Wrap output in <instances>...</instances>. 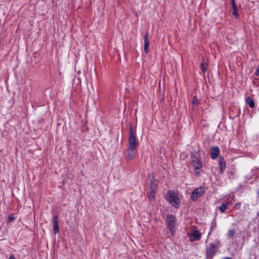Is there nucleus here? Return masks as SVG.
<instances>
[{
  "label": "nucleus",
  "instance_id": "1a4fd4ad",
  "mask_svg": "<svg viewBox=\"0 0 259 259\" xmlns=\"http://www.w3.org/2000/svg\"><path fill=\"white\" fill-rule=\"evenodd\" d=\"M58 215H55L54 217L52 219V223L53 224V231L55 234L58 233L59 232V222L58 221Z\"/></svg>",
  "mask_w": 259,
  "mask_h": 259
},
{
  "label": "nucleus",
  "instance_id": "b1692460",
  "mask_svg": "<svg viewBox=\"0 0 259 259\" xmlns=\"http://www.w3.org/2000/svg\"><path fill=\"white\" fill-rule=\"evenodd\" d=\"M240 203H237V204H236V206H238V207H239L240 206Z\"/></svg>",
  "mask_w": 259,
  "mask_h": 259
},
{
  "label": "nucleus",
  "instance_id": "9d476101",
  "mask_svg": "<svg viewBox=\"0 0 259 259\" xmlns=\"http://www.w3.org/2000/svg\"><path fill=\"white\" fill-rule=\"evenodd\" d=\"M192 162L196 170H199L202 168V163L200 160H199L198 158H196V157L193 158Z\"/></svg>",
  "mask_w": 259,
  "mask_h": 259
},
{
  "label": "nucleus",
  "instance_id": "39448f33",
  "mask_svg": "<svg viewBox=\"0 0 259 259\" xmlns=\"http://www.w3.org/2000/svg\"><path fill=\"white\" fill-rule=\"evenodd\" d=\"M166 222L167 227L172 233L175 227V218L171 214L168 215L166 218Z\"/></svg>",
  "mask_w": 259,
  "mask_h": 259
},
{
  "label": "nucleus",
  "instance_id": "5701e85b",
  "mask_svg": "<svg viewBox=\"0 0 259 259\" xmlns=\"http://www.w3.org/2000/svg\"><path fill=\"white\" fill-rule=\"evenodd\" d=\"M10 259H16V258L14 257V256L11 255L10 257Z\"/></svg>",
  "mask_w": 259,
  "mask_h": 259
},
{
  "label": "nucleus",
  "instance_id": "aec40b11",
  "mask_svg": "<svg viewBox=\"0 0 259 259\" xmlns=\"http://www.w3.org/2000/svg\"><path fill=\"white\" fill-rule=\"evenodd\" d=\"M238 9H233L232 15L235 16H237Z\"/></svg>",
  "mask_w": 259,
  "mask_h": 259
},
{
  "label": "nucleus",
  "instance_id": "4be33fe9",
  "mask_svg": "<svg viewBox=\"0 0 259 259\" xmlns=\"http://www.w3.org/2000/svg\"><path fill=\"white\" fill-rule=\"evenodd\" d=\"M255 73H256V75H259V69L256 70Z\"/></svg>",
  "mask_w": 259,
  "mask_h": 259
},
{
  "label": "nucleus",
  "instance_id": "6ab92c4d",
  "mask_svg": "<svg viewBox=\"0 0 259 259\" xmlns=\"http://www.w3.org/2000/svg\"><path fill=\"white\" fill-rule=\"evenodd\" d=\"M231 4L232 5L233 9H237L235 0H231Z\"/></svg>",
  "mask_w": 259,
  "mask_h": 259
},
{
  "label": "nucleus",
  "instance_id": "423d86ee",
  "mask_svg": "<svg viewBox=\"0 0 259 259\" xmlns=\"http://www.w3.org/2000/svg\"><path fill=\"white\" fill-rule=\"evenodd\" d=\"M156 189V184H154V183H151L149 190L148 192V197L151 200H154L155 199V194Z\"/></svg>",
  "mask_w": 259,
  "mask_h": 259
},
{
  "label": "nucleus",
  "instance_id": "f3484780",
  "mask_svg": "<svg viewBox=\"0 0 259 259\" xmlns=\"http://www.w3.org/2000/svg\"><path fill=\"white\" fill-rule=\"evenodd\" d=\"M234 233H235V230L231 229V230H229L228 231L227 234H228V237L231 238L234 235Z\"/></svg>",
  "mask_w": 259,
  "mask_h": 259
},
{
  "label": "nucleus",
  "instance_id": "ddd939ff",
  "mask_svg": "<svg viewBox=\"0 0 259 259\" xmlns=\"http://www.w3.org/2000/svg\"><path fill=\"white\" fill-rule=\"evenodd\" d=\"M219 165L220 166L221 171L223 172L226 168V162L224 159L221 156L219 158Z\"/></svg>",
  "mask_w": 259,
  "mask_h": 259
},
{
  "label": "nucleus",
  "instance_id": "a211bd4d",
  "mask_svg": "<svg viewBox=\"0 0 259 259\" xmlns=\"http://www.w3.org/2000/svg\"><path fill=\"white\" fill-rule=\"evenodd\" d=\"M193 105H197L199 103V101L196 97H194L192 101Z\"/></svg>",
  "mask_w": 259,
  "mask_h": 259
},
{
  "label": "nucleus",
  "instance_id": "a878e982",
  "mask_svg": "<svg viewBox=\"0 0 259 259\" xmlns=\"http://www.w3.org/2000/svg\"><path fill=\"white\" fill-rule=\"evenodd\" d=\"M257 194L259 196V191L257 192Z\"/></svg>",
  "mask_w": 259,
  "mask_h": 259
},
{
  "label": "nucleus",
  "instance_id": "393cba45",
  "mask_svg": "<svg viewBox=\"0 0 259 259\" xmlns=\"http://www.w3.org/2000/svg\"><path fill=\"white\" fill-rule=\"evenodd\" d=\"M195 172H196V174L197 175H198V174H199V172H198V171H195Z\"/></svg>",
  "mask_w": 259,
  "mask_h": 259
},
{
  "label": "nucleus",
  "instance_id": "412c9836",
  "mask_svg": "<svg viewBox=\"0 0 259 259\" xmlns=\"http://www.w3.org/2000/svg\"><path fill=\"white\" fill-rule=\"evenodd\" d=\"M8 219H9V221L10 222H13L14 219H15V218L14 217H12V216H11V215H9L8 216Z\"/></svg>",
  "mask_w": 259,
  "mask_h": 259
},
{
  "label": "nucleus",
  "instance_id": "f8f14e48",
  "mask_svg": "<svg viewBox=\"0 0 259 259\" xmlns=\"http://www.w3.org/2000/svg\"><path fill=\"white\" fill-rule=\"evenodd\" d=\"M136 149H133V150L130 149V148H127V154L126 155V158L128 160L132 159L136 154Z\"/></svg>",
  "mask_w": 259,
  "mask_h": 259
},
{
  "label": "nucleus",
  "instance_id": "f257e3e1",
  "mask_svg": "<svg viewBox=\"0 0 259 259\" xmlns=\"http://www.w3.org/2000/svg\"><path fill=\"white\" fill-rule=\"evenodd\" d=\"M138 144V141L136 137V132L134 131L132 124L130 123L127 148H130L132 150L133 149H137Z\"/></svg>",
  "mask_w": 259,
  "mask_h": 259
},
{
  "label": "nucleus",
  "instance_id": "4468645a",
  "mask_svg": "<svg viewBox=\"0 0 259 259\" xmlns=\"http://www.w3.org/2000/svg\"><path fill=\"white\" fill-rule=\"evenodd\" d=\"M231 203V202L228 200V201L225 203L222 204L220 206H219V209L221 212H224L226 209L227 207Z\"/></svg>",
  "mask_w": 259,
  "mask_h": 259
},
{
  "label": "nucleus",
  "instance_id": "9b49d317",
  "mask_svg": "<svg viewBox=\"0 0 259 259\" xmlns=\"http://www.w3.org/2000/svg\"><path fill=\"white\" fill-rule=\"evenodd\" d=\"M201 237V234L197 230H195L190 234V238L192 240H194V239L199 240L200 239Z\"/></svg>",
  "mask_w": 259,
  "mask_h": 259
},
{
  "label": "nucleus",
  "instance_id": "20e7f679",
  "mask_svg": "<svg viewBox=\"0 0 259 259\" xmlns=\"http://www.w3.org/2000/svg\"><path fill=\"white\" fill-rule=\"evenodd\" d=\"M204 190L202 187H199L196 189L192 193L191 199L193 200H196L198 198L203 195Z\"/></svg>",
  "mask_w": 259,
  "mask_h": 259
},
{
  "label": "nucleus",
  "instance_id": "7ed1b4c3",
  "mask_svg": "<svg viewBox=\"0 0 259 259\" xmlns=\"http://www.w3.org/2000/svg\"><path fill=\"white\" fill-rule=\"evenodd\" d=\"M168 193V197L167 199L169 203L176 207H178L179 205V198L177 197L176 194L172 192L171 191H169Z\"/></svg>",
  "mask_w": 259,
  "mask_h": 259
},
{
  "label": "nucleus",
  "instance_id": "f03ea898",
  "mask_svg": "<svg viewBox=\"0 0 259 259\" xmlns=\"http://www.w3.org/2000/svg\"><path fill=\"white\" fill-rule=\"evenodd\" d=\"M217 245L213 243H211L209 247H207L206 249V254L207 259H212L215 254Z\"/></svg>",
  "mask_w": 259,
  "mask_h": 259
},
{
  "label": "nucleus",
  "instance_id": "2eb2a0df",
  "mask_svg": "<svg viewBox=\"0 0 259 259\" xmlns=\"http://www.w3.org/2000/svg\"><path fill=\"white\" fill-rule=\"evenodd\" d=\"M246 102L248 104L250 108H253L254 106V103L252 99L249 97H246L245 99Z\"/></svg>",
  "mask_w": 259,
  "mask_h": 259
},
{
  "label": "nucleus",
  "instance_id": "0eeeda50",
  "mask_svg": "<svg viewBox=\"0 0 259 259\" xmlns=\"http://www.w3.org/2000/svg\"><path fill=\"white\" fill-rule=\"evenodd\" d=\"M144 51L146 54H148L149 52V35L148 32H146L144 37Z\"/></svg>",
  "mask_w": 259,
  "mask_h": 259
},
{
  "label": "nucleus",
  "instance_id": "6e6552de",
  "mask_svg": "<svg viewBox=\"0 0 259 259\" xmlns=\"http://www.w3.org/2000/svg\"><path fill=\"white\" fill-rule=\"evenodd\" d=\"M210 157L212 159H215L220 154V149L218 147H212L210 149Z\"/></svg>",
  "mask_w": 259,
  "mask_h": 259
},
{
  "label": "nucleus",
  "instance_id": "dca6fc26",
  "mask_svg": "<svg viewBox=\"0 0 259 259\" xmlns=\"http://www.w3.org/2000/svg\"><path fill=\"white\" fill-rule=\"evenodd\" d=\"M207 65L206 63L205 62L204 60H203L200 64V67H201V71L202 72H204L207 69Z\"/></svg>",
  "mask_w": 259,
  "mask_h": 259
}]
</instances>
